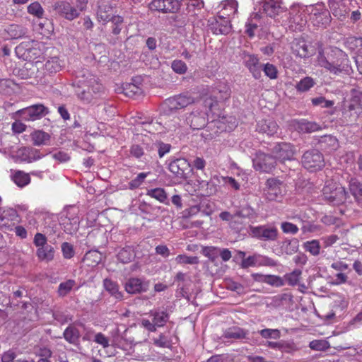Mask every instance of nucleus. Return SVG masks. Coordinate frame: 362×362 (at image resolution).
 Returning <instances> with one entry per match:
<instances>
[{
    "label": "nucleus",
    "instance_id": "47",
    "mask_svg": "<svg viewBox=\"0 0 362 362\" xmlns=\"http://www.w3.org/2000/svg\"><path fill=\"white\" fill-rule=\"evenodd\" d=\"M315 85V80L310 76L304 77L296 85V89L300 93L307 92Z\"/></svg>",
    "mask_w": 362,
    "mask_h": 362
},
{
    "label": "nucleus",
    "instance_id": "61",
    "mask_svg": "<svg viewBox=\"0 0 362 362\" xmlns=\"http://www.w3.org/2000/svg\"><path fill=\"white\" fill-rule=\"evenodd\" d=\"M311 103L314 106H320L326 108L331 107L334 105L333 100H326L323 96L312 98Z\"/></svg>",
    "mask_w": 362,
    "mask_h": 362
},
{
    "label": "nucleus",
    "instance_id": "54",
    "mask_svg": "<svg viewBox=\"0 0 362 362\" xmlns=\"http://www.w3.org/2000/svg\"><path fill=\"white\" fill-rule=\"evenodd\" d=\"M302 274V271L298 269H294L293 272L286 274L284 276L285 281L289 286H296L298 284L300 276Z\"/></svg>",
    "mask_w": 362,
    "mask_h": 362
},
{
    "label": "nucleus",
    "instance_id": "25",
    "mask_svg": "<svg viewBox=\"0 0 362 362\" xmlns=\"http://www.w3.org/2000/svg\"><path fill=\"white\" fill-rule=\"evenodd\" d=\"M178 8L177 0H152L150 8L162 13H171Z\"/></svg>",
    "mask_w": 362,
    "mask_h": 362
},
{
    "label": "nucleus",
    "instance_id": "14",
    "mask_svg": "<svg viewBox=\"0 0 362 362\" xmlns=\"http://www.w3.org/2000/svg\"><path fill=\"white\" fill-rule=\"evenodd\" d=\"M343 117L347 122H354L362 114V93L355 95L346 108H344Z\"/></svg>",
    "mask_w": 362,
    "mask_h": 362
},
{
    "label": "nucleus",
    "instance_id": "32",
    "mask_svg": "<svg viewBox=\"0 0 362 362\" xmlns=\"http://www.w3.org/2000/svg\"><path fill=\"white\" fill-rule=\"evenodd\" d=\"M11 180L18 187L23 188L30 182V174L22 170H11Z\"/></svg>",
    "mask_w": 362,
    "mask_h": 362
},
{
    "label": "nucleus",
    "instance_id": "44",
    "mask_svg": "<svg viewBox=\"0 0 362 362\" xmlns=\"http://www.w3.org/2000/svg\"><path fill=\"white\" fill-rule=\"evenodd\" d=\"M30 136L35 146L45 145L50 139V136L47 133L41 130L34 131Z\"/></svg>",
    "mask_w": 362,
    "mask_h": 362
},
{
    "label": "nucleus",
    "instance_id": "12",
    "mask_svg": "<svg viewBox=\"0 0 362 362\" xmlns=\"http://www.w3.org/2000/svg\"><path fill=\"white\" fill-rule=\"evenodd\" d=\"M47 113V107L42 104L33 105L16 112V114L25 121H35L40 119Z\"/></svg>",
    "mask_w": 362,
    "mask_h": 362
},
{
    "label": "nucleus",
    "instance_id": "59",
    "mask_svg": "<svg viewBox=\"0 0 362 362\" xmlns=\"http://www.w3.org/2000/svg\"><path fill=\"white\" fill-rule=\"evenodd\" d=\"M309 347L314 351H326L330 347V345L326 340L317 339L311 341Z\"/></svg>",
    "mask_w": 362,
    "mask_h": 362
},
{
    "label": "nucleus",
    "instance_id": "51",
    "mask_svg": "<svg viewBox=\"0 0 362 362\" xmlns=\"http://www.w3.org/2000/svg\"><path fill=\"white\" fill-rule=\"evenodd\" d=\"M235 216V218L251 219L255 217V212L250 206L245 205L236 210Z\"/></svg>",
    "mask_w": 362,
    "mask_h": 362
},
{
    "label": "nucleus",
    "instance_id": "18",
    "mask_svg": "<svg viewBox=\"0 0 362 362\" xmlns=\"http://www.w3.org/2000/svg\"><path fill=\"white\" fill-rule=\"evenodd\" d=\"M209 110L206 111L193 110L187 117L186 121L192 129H201L204 128L207 123Z\"/></svg>",
    "mask_w": 362,
    "mask_h": 362
},
{
    "label": "nucleus",
    "instance_id": "38",
    "mask_svg": "<svg viewBox=\"0 0 362 362\" xmlns=\"http://www.w3.org/2000/svg\"><path fill=\"white\" fill-rule=\"evenodd\" d=\"M40 61H37L35 64H33L30 62L25 63L24 66L21 69L18 71V75L24 79L30 78L35 76V74H37L38 67L37 64Z\"/></svg>",
    "mask_w": 362,
    "mask_h": 362
},
{
    "label": "nucleus",
    "instance_id": "63",
    "mask_svg": "<svg viewBox=\"0 0 362 362\" xmlns=\"http://www.w3.org/2000/svg\"><path fill=\"white\" fill-rule=\"evenodd\" d=\"M218 250L219 248L216 247H204L202 249V254L211 262H214L218 256Z\"/></svg>",
    "mask_w": 362,
    "mask_h": 362
},
{
    "label": "nucleus",
    "instance_id": "43",
    "mask_svg": "<svg viewBox=\"0 0 362 362\" xmlns=\"http://www.w3.org/2000/svg\"><path fill=\"white\" fill-rule=\"evenodd\" d=\"M299 242L298 239L285 240L281 243V250L286 255H291L298 250Z\"/></svg>",
    "mask_w": 362,
    "mask_h": 362
},
{
    "label": "nucleus",
    "instance_id": "21",
    "mask_svg": "<svg viewBox=\"0 0 362 362\" xmlns=\"http://www.w3.org/2000/svg\"><path fill=\"white\" fill-rule=\"evenodd\" d=\"M274 157L280 161L291 160L294 159L296 153L294 147L288 143H279L273 148Z\"/></svg>",
    "mask_w": 362,
    "mask_h": 362
},
{
    "label": "nucleus",
    "instance_id": "52",
    "mask_svg": "<svg viewBox=\"0 0 362 362\" xmlns=\"http://www.w3.org/2000/svg\"><path fill=\"white\" fill-rule=\"evenodd\" d=\"M112 24V33L117 35L121 33L124 25V18L120 16H112L109 20Z\"/></svg>",
    "mask_w": 362,
    "mask_h": 362
},
{
    "label": "nucleus",
    "instance_id": "6",
    "mask_svg": "<svg viewBox=\"0 0 362 362\" xmlns=\"http://www.w3.org/2000/svg\"><path fill=\"white\" fill-rule=\"evenodd\" d=\"M46 236L40 233L35 235L33 243L37 247L36 255L40 261L50 262L54 259V249L47 243Z\"/></svg>",
    "mask_w": 362,
    "mask_h": 362
},
{
    "label": "nucleus",
    "instance_id": "20",
    "mask_svg": "<svg viewBox=\"0 0 362 362\" xmlns=\"http://www.w3.org/2000/svg\"><path fill=\"white\" fill-rule=\"evenodd\" d=\"M149 281L144 279L132 277L124 284L125 291L129 294L146 292L149 288Z\"/></svg>",
    "mask_w": 362,
    "mask_h": 362
},
{
    "label": "nucleus",
    "instance_id": "53",
    "mask_svg": "<svg viewBox=\"0 0 362 362\" xmlns=\"http://www.w3.org/2000/svg\"><path fill=\"white\" fill-rule=\"evenodd\" d=\"M75 285L76 281L73 279H69L64 282L60 283L57 291L58 295L61 297L66 296Z\"/></svg>",
    "mask_w": 362,
    "mask_h": 362
},
{
    "label": "nucleus",
    "instance_id": "28",
    "mask_svg": "<svg viewBox=\"0 0 362 362\" xmlns=\"http://www.w3.org/2000/svg\"><path fill=\"white\" fill-rule=\"evenodd\" d=\"M278 129V124L272 119L261 120L257 124V130L259 132L267 134L269 136L276 134Z\"/></svg>",
    "mask_w": 362,
    "mask_h": 362
},
{
    "label": "nucleus",
    "instance_id": "7",
    "mask_svg": "<svg viewBox=\"0 0 362 362\" xmlns=\"http://www.w3.org/2000/svg\"><path fill=\"white\" fill-rule=\"evenodd\" d=\"M310 21L317 27L326 28L331 22L329 11L322 4L311 6L310 8Z\"/></svg>",
    "mask_w": 362,
    "mask_h": 362
},
{
    "label": "nucleus",
    "instance_id": "26",
    "mask_svg": "<svg viewBox=\"0 0 362 362\" xmlns=\"http://www.w3.org/2000/svg\"><path fill=\"white\" fill-rule=\"evenodd\" d=\"M18 214L16 210L8 209L4 210L0 215V227L1 228L8 229L14 226L15 223L18 222Z\"/></svg>",
    "mask_w": 362,
    "mask_h": 362
},
{
    "label": "nucleus",
    "instance_id": "4",
    "mask_svg": "<svg viewBox=\"0 0 362 362\" xmlns=\"http://www.w3.org/2000/svg\"><path fill=\"white\" fill-rule=\"evenodd\" d=\"M324 198L334 205L344 203L348 197L345 188L333 182H327L322 189Z\"/></svg>",
    "mask_w": 362,
    "mask_h": 362
},
{
    "label": "nucleus",
    "instance_id": "56",
    "mask_svg": "<svg viewBox=\"0 0 362 362\" xmlns=\"http://www.w3.org/2000/svg\"><path fill=\"white\" fill-rule=\"evenodd\" d=\"M171 149V145L169 144H165L162 141H159L152 144L151 147V151H157L160 158L163 157L166 153L170 152Z\"/></svg>",
    "mask_w": 362,
    "mask_h": 362
},
{
    "label": "nucleus",
    "instance_id": "3",
    "mask_svg": "<svg viewBox=\"0 0 362 362\" xmlns=\"http://www.w3.org/2000/svg\"><path fill=\"white\" fill-rule=\"evenodd\" d=\"M75 83L76 93L78 98L85 103H90L94 95L102 88L96 77L87 69H83L77 73Z\"/></svg>",
    "mask_w": 362,
    "mask_h": 362
},
{
    "label": "nucleus",
    "instance_id": "9",
    "mask_svg": "<svg viewBox=\"0 0 362 362\" xmlns=\"http://www.w3.org/2000/svg\"><path fill=\"white\" fill-rule=\"evenodd\" d=\"M252 164L255 170L269 173L275 168L276 161L273 156L258 151L252 159Z\"/></svg>",
    "mask_w": 362,
    "mask_h": 362
},
{
    "label": "nucleus",
    "instance_id": "17",
    "mask_svg": "<svg viewBox=\"0 0 362 362\" xmlns=\"http://www.w3.org/2000/svg\"><path fill=\"white\" fill-rule=\"evenodd\" d=\"M210 29L214 34L226 35L231 30L230 21L228 17L217 15L209 20Z\"/></svg>",
    "mask_w": 362,
    "mask_h": 362
},
{
    "label": "nucleus",
    "instance_id": "30",
    "mask_svg": "<svg viewBox=\"0 0 362 362\" xmlns=\"http://www.w3.org/2000/svg\"><path fill=\"white\" fill-rule=\"evenodd\" d=\"M61 225L63 230L68 234L76 233L79 227V218L76 216H66L62 218Z\"/></svg>",
    "mask_w": 362,
    "mask_h": 362
},
{
    "label": "nucleus",
    "instance_id": "35",
    "mask_svg": "<svg viewBox=\"0 0 362 362\" xmlns=\"http://www.w3.org/2000/svg\"><path fill=\"white\" fill-rule=\"evenodd\" d=\"M103 286L106 291H107L112 296H114L117 300H122L123 294L119 291V286L116 281L110 279H105L103 280Z\"/></svg>",
    "mask_w": 362,
    "mask_h": 362
},
{
    "label": "nucleus",
    "instance_id": "39",
    "mask_svg": "<svg viewBox=\"0 0 362 362\" xmlns=\"http://www.w3.org/2000/svg\"><path fill=\"white\" fill-rule=\"evenodd\" d=\"M102 260V255L97 250H90L86 253L83 261L88 267H94Z\"/></svg>",
    "mask_w": 362,
    "mask_h": 362
},
{
    "label": "nucleus",
    "instance_id": "37",
    "mask_svg": "<svg viewBox=\"0 0 362 362\" xmlns=\"http://www.w3.org/2000/svg\"><path fill=\"white\" fill-rule=\"evenodd\" d=\"M43 66L48 74H52L61 71L64 64L58 57H53L47 59Z\"/></svg>",
    "mask_w": 362,
    "mask_h": 362
},
{
    "label": "nucleus",
    "instance_id": "48",
    "mask_svg": "<svg viewBox=\"0 0 362 362\" xmlns=\"http://www.w3.org/2000/svg\"><path fill=\"white\" fill-rule=\"evenodd\" d=\"M123 93L129 98H136L142 94V89L140 86L130 83L123 86Z\"/></svg>",
    "mask_w": 362,
    "mask_h": 362
},
{
    "label": "nucleus",
    "instance_id": "23",
    "mask_svg": "<svg viewBox=\"0 0 362 362\" xmlns=\"http://www.w3.org/2000/svg\"><path fill=\"white\" fill-rule=\"evenodd\" d=\"M281 182L276 178H269L266 182L265 197L269 201H275L281 197Z\"/></svg>",
    "mask_w": 362,
    "mask_h": 362
},
{
    "label": "nucleus",
    "instance_id": "2",
    "mask_svg": "<svg viewBox=\"0 0 362 362\" xmlns=\"http://www.w3.org/2000/svg\"><path fill=\"white\" fill-rule=\"evenodd\" d=\"M75 83L76 93L78 98L85 103H90L94 95L102 88L96 77L87 69H83L77 73Z\"/></svg>",
    "mask_w": 362,
    "mask_h": 362
},
{
    "label": "nucleus",
    "instance_id": "24",
    "mask_svg": "<svg viewBox=\"0 0 362 362\" xmlns=\"http://www.w3.org/2000/svg\"><path fill=\"white\" fill-rule=\"evenodd\" d=\"M43 156L40 151L30 147L20 148L16 153V157L21 161L31 163Z\"/></svg>",
    "mask_w": 362,
    "mask_h": 362
},
{
    "label": "nucleus",
    "instance_id": "27",
    "mask_svg": "<svg viewBox=\"0 0 362 362\" xmlns=\"http://www.w3.org/2000/svg\"><path fill=\"white\" fill-rule=\"evenodd\" d=\"M112 0H98V11L97 17L98 21L105 23L109 22L111 18V13L112 6L111 4Z\"/></svg>",
    "mask_w": 362,
    "mask_h": 362
},
{
    "label": "nucleus",
    "instance_id": "13",
    "mask_svg": "<svg viewBox=\"0 0 362 362\" xmlns=\"http://www.w3.org/2000/svg\"><path fill=\"white\" fill-rule=\"evenodd\" d=\"M356 1L353 0H329L328 5L333 16L343 21L351 11Z\"/></svg>",
    "mask_w": 362,
    "mask_h": 362
},
{
    "label": "nucleus",
    "instance_id": "16",
    "mask_svg": "<svg viewBox=\"0 0 362 362\" xmlns=\"http://www.w3.org/2000/svg\"><path fill=\"white\" fill-rule=\"evenodd\" d=\"M254 237L264 241H275L278 238L279 232L274 226H259L251 228Z\"/></svg>",
    "mask_w": 362,
    "mask_h": 362
},
{
    "label": "nucleus",
    "instance_id": "62",
    "mask_svg": "<svg viewBox=\"0 0 362 362\" xmlns=\"http://www.w3.org/2000/svg\"><path fill=\"white\" fill-rule=\"evenodd\" d=\"M172 69L178 74H184L187 71V64L182 60L175 59L171 64Z\"/></svg>",
    "mask_w": 362,
    "mask_h": 362
},
{
    "label": "nucleus",
    "instance_id": "34",
    "mask_svg": "<svg viewBox=\"0 0 362 362\" xmlns=\"http://www.w3.org/2000/svg\"><path fill=\"white\" fill-rule=\"evenodd\" d=\"M245 66L248 68L255 78H259L261 76V66L259 59L255 55H248L245 59Z\"/></svg>",
    "mask_w": 362,
    "mask_h": 362
},
{
    "label": "nucleus",
    "instance_id": "41",
    "mask_svg": "<svg viewBox=\"0 0 362 362\" xmlns=\"http://www.w3.org/2000/svg\"><path fill=\"white\" fill-rule=\"evenodd\" d=\"M117 257L120 262L127 264L134 259L135 253L132 247L127 246L119 251Z\"/></svg>",
    "mask_w": 362,
    "mask_h": 362
},
{
    "label": "nucleus",
    "instance_id": "36",
    "mask_svg": "<svg viewBox=\"0 0 362 362\" xmlns=\"http://www.w3.org/2000/svg\"><path fill=\"white\" fill-rule=\"evenodd\" d=\"M204 7L203 0H188L186 3V16L194 17L198 16Z\"/></svg>",
    "mask_w": 362,
    "mask_h": 362
},
{
    "label": "nucleus",
    "instance_id": "11",
    "mask_svg": "<svg viewBox=\"0 0 362 362\" xmlns=\"http://www.w3.org/2000/svg\"><path fill=\"white\" fill-rule=\"evenodd\" d=\"M293 53L300 58H308L317 50V43L314 45L303 38H296L291 43Z\"/></svg>",
    "mask_w": 362,
    "mask_h": 362
},
{
    "label": "nucleus",
    "instance_id": "55",
    "mask_svg": "<svg viewBox=\"0 0 362 362\" xmlns=\"http://www.w3.org/2000/svg\"><path fill=\"white\" fill-rule=\"evenodd\" d=\"M146 194L162 203L165 202L167 199L165 191L160 187L148 189Z\"/></svg>",
    "mask_w": 362,
    "mask_h": 362
},
{
    "label": "nucleus",
    "instance_id": "60",
    "mask_svg": "<svg viewBox=\"0 0 362 362\" xmlns=\"http://www.w3.org/2000/svg\"><path fill=\"white\" fill-rule=\"evenodd\" d=\"M28 12L38 18H42L44 15L42 6L37 1L30 4L28 6Z\"/></svg>",
    "mask_w": 362,
    "mask_h": 362
},
{
    "label": "nucleus",
    "instance_id": "19",
    "mask_svg": "<svg viewBox=\"0 0 362 362\" xmlns=\"http://www.w3.org/2000/svg\"><path fill=\"white\" fill-rule=\"evenodd\" d=\"M54 10L64 18L72 21L78 18L80 15L78 10L73 7L70 3L67 1H57L53 5Z\"/></svg>",
    "mask_w": 362,
    "mask_h": 362
},
{
    "label": "nucleus",
    "instance_id": "31",
    "mask_svg": "<svg viewBox=\"0 0 362 362\" xmlns=\"http://www.w3.org/2000/svg\"><path fill=\"white\" fill-rule=\"evenodd\" d=\"M149 315L152 317V321L157 327H163L169 320V313L160 308L152 310L149 312Z\"/></svg>",
    "mask_w": 362,
    "mask_h": 362
},
{
    "label": "nucleus",
    "instance_id": "1",
    "mask_svg": "<svg viewBox=\"0 0 362 362\" xmlns=\"http://www.w3.org/2000/svg\"><path fill=\"white\" fill-rule=\"evenodd\" d=\"M317 45V64L334 75L349 74L352 71L346 53L337 47L324 48L320 42Z\"/></svg>",
    "mask_w": 362,
    "mask_h": 362
},
{
    "label": "nucleus",
    "instance_id": "50",
    "mask_svg": "<svg viewBox=\"0 0 362 362\" xmlns=\"http://www.w3.org/2000/svg\"><path fill=\"white\" fill-rule=\"evenodd\" d=\"M349 187L350 192L356 199L362 197V182L356 178H351Z\"/></svg>",
    "mask_w": 362,
    "mask_h": 362
},
{
    "label": "nucleus",
    "instance_id": "58",
    "mask_svg": "<svg viewBox=\"0 0 362 362\" xmlns=\"http://www.w3.org/2000/svg\"><path fill=\"white\" fill-rule=\"evenodd\" d=\"M175 262L178 264H199V258L196 256L179 255L175 257Z\"/></svg>",
    "mask_w": 362,
    "mask_h": 362
},
{
    "label": "nucleus",
    "instance_id": "22",
    "mask_svg": "<svg viewBox=\"0 0 362 362\" xmlns=\"http://www.w3.org/2000/svg\"><path fill=\"white\" fill-rule=\"evenodd\" d=\"M190 164L185 158H178L171 161L169 170L180 179H187Z\"/></svg>",
    "mask_w": 362,
    "mask_h": 362
},
{
    "label": "nucleus",
    "instance_id": "8",
    "mask_svg": "<svg viewBox=\"0 0 362 362\" xmlns=\"http://www.w3.org/2000/svg\"><path fill=\"white\" fill-rule=\"evenodd\" d=\"M302 164L310 171L321 170L325 165L324 156L317 149L308 150L302 156Z\"/></svg>",
    "mask_w": 362,
    "mask_h": 362
},
{
    "label": "nucleus",
    "instance_id": "29",
    "mask_svg": "<svg viewBox=\"0 0 362 362\" xmlns=\"http://www.w3.org/2000/svg\"><path fill=\"white\" fill-rule=\"evenodd\" d=\"M263 10L266 14L272 18H274L283 11L281 0H264Z\"/></svg>",
    "mask_w": 362,
    "mask_h": 362
},
{
    "label": "nucleus",
    "instance_id": "42",
    "mask_svg": "<svg viewBox=\"0 0 362 362\" xmlns=\"http://www.w3.org/2000/svg\"><path fill=\"white\" fill-rule=\"evenodd\" d=\"M247 332L238 327H233L226 329L223 337L226 339H240L246 338Z\"/></svg>",
    "mask_w": 362,
    "mask_h": 362
},
{
    "label": "nucleus",
    "instance_id": "46",
    "mask_svg": "<svg viewBox=\"0 0 362 362\" xmlns=\"http://www.w3.org/2000/svg\"><path fill=\"white\" fill-rule=\"evenodd\" d=\"M303 247L313 256H318L320 254L321 246L318 240L306 241L303 244Z\"/></svg>",
    "mask_w": 362,
    "mask_h": 362
},
{
    "label": "nucleus",
    "instance_id": "33",
    "mask_svg": "<svg viewBox=\"0 0 362 362\" xmlns=\"http://www.w3.org/2000/svg\"><path fill=\"white\" fill-rule=\"evenodd\" d=\"M345 47L355 52L358 56H362V37L349 36L344 40Z\"/></svg>",
    "mask_w": 362,
    "mask_h": 362
},
{
    "label": "nucleus",
    "instance_id": "57",
    "mask_svg": "<svg viewBox=\"0 0 362 362\" xmlns=\"http://www.w3.org/2000/svg\"><path fill=\"white\" fill-rule=\"evenodd\" d=\"M298 129L304 133H310L320 129V127L315 122L302 121L299 124Z\"/></svg>",
    "mask_w": 362,
    "mask_h": 362
},
{
    "label": "nucleus",
    "instance_id": "10",
    "mask_svg": "<svg viewBox=\"0 0 362 362\" xmlns=\"http://www.w3.org/2000/svg\"><path fill=\"white\" fill-rule=\"evenodd\" d=\"M195 103V98L188 92H185L165 100V103L169 110L177 111L184 109Z\"/></svg>",
    "mask_w": 362,
    "mask_h": 362
},
{
    "label": "nucleus",
    "instance_id": "5",
    "mask_svg": "<svg viewBox=\"0 0 362 362\" xmlns=\"http://www.w3.org/2000/svg\"><path fill=\"white\" fill-rule=\"evenodd\" d=\"M231 90L228 85L220 83L213 90V95L206 98L204 101V106L209 109L210 112L218 107L219 102H224L230 97Z\"/></svg>",
    "mask_w": 362,
    "mask_h": 362
},
{
    "label": "nucleus",
    "instance_id": "15",
    "mask_svg": "<svg viewBox=\"0 0 362 362\" xmlns=\"http://www.w3.org/2000/svg\"><path fill=\"white\" fill-rule=\"evenodd\" d=\"M277 264V262L274 259L255 253L242 259L240 265L243 269H247L250 267H276Z\"/></svg>",
    "mask_w": 362,
    "mask_h": 362
},
{
    "label": "nucleus",
    "instance_id": "49",
    "mask_svg": "<svg viewBox=\"0 0 362 362\" xmlns=\"http://www.w3.org/2000/svg\"><path fill=\"white\" fill-rule=\"evenodd\" d=\"M320 144L329 151L336 150L338 148V140L335 136L326 135L320 140Z\"/></svg>",
    "mask_w": 362,
    "mask_h": 362
},
{
    "label": "nucleus",
    "instance_id": "64",
    "mask_svg": "<svg viewBox=\"0 0 362 362\" xmlns=\"http://www.w3.org/2000/svg\"><path fill=\"white\" fill-rule=\"evenodd\" d=\"M298 350V347L293 341H282L281 351L292 354Z\"/></svg>",
    "mask_w": 362,
    "mask_h": 362
},
{
    "label": "nucleus",
    "instance_id": "40",
    "mask_svg": "<svg viewBox=\"0 0 362 362\" xmlns=\"http://www.w3.org/2000/svg\"><path fill=\"white\" fill-rule=\"evenodd\" d=\"M5 30L12 39H18L23 37L26 35L28 33V30L26 28L16 24L8 25L5 29Z\"/></svg>",
    "mask_w": 362,
    "mask_h": 362
},
{
    "label": "nucleus",
    "instance_id": "45",
    "mask_svg": "<svg viewBox=\"0 0 362 362\" xmlns=\"http://www.w3.org/2000/svg\"><path fill=\"white\" fill-rule=\"evenodd\" d=\"M64 339L72 344H76L78 341L80 337L79 331L74 326L69 325L66 328L63 333Z\"/></svg>",
    "mask_w": 362,
    "mask_h": 362
}]
</instances>
